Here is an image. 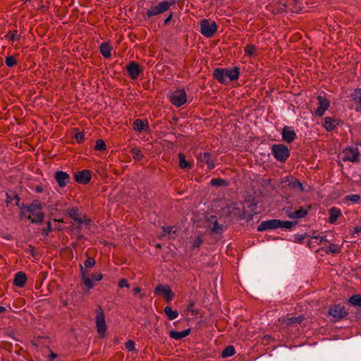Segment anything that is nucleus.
<instances>
[{
    "instance_id": "27",
    "label": "nucleus",
    "mask_w": 361,
    "mask_h": 361,
    "mask_svg": "<svg viewBox=\"0 0 361 361\" xmlns=\"http://www.w3.org/2000/svg\"><path fill=\"white\" fill-rule=\"evenodd\" d=\"M190 329H187L182 331H170L169 336L175 340H180L190 334Z\"/></svg>"
},
{
    "instance_id": "14",
    "label": "nucleus",
    "mask_w": 361,
    "mask_h": 361,
    "mask_svg": "<svg viewBox=\"0 0 361 361\" xmlns=\"http://www.w3.org/2000/svg\"><path fill=\"white\" fill-rule=\"evenodd\" d=\"M282 139L283 141L291 143L296 138V133L292 127L285 126L281 132Z\"/></svg>"
},
{
    "instance_id": "62",
    "label": "nucleus",
    "mask_w": 361,
    "mask_h": 361,
    "mask_svg": "<svg viewBox=\"0 0 361 361\" xmlns=\"http://www.w3.org/2000/svg\"><path fill=\"white\" fill-rule=\"evenodd\" d=\"M6 203L8 204L12 202L13 197H12V196L8 192L6 194Z\"/></svg>"
},
{
    "instance_id": "19",
    "label": "nucleus",
    "mask_w": 361,
    "mask_h": 361,
    "mask_svg": "<svg viewBox=\"0 0 361 361\" xmlns=\"http://www.w3.org/2000/svg\"><path fill=\"white\" fill-rule=\"evenodd\" d=\"M340 123L341 121L339 119L332 117H325L322 126L327 131H332Z\"/></svg>"
},
{
    "instance_id": "7",
    "label": "nucleus",
    "mask_w": 361,
    "mask_h": 361,
    "mask_svg": "<svg viewBox=\"0 0 361 361\" xmlns=\"http://www.w3.org/2000/svg\"><path fill=\"white\" fill-rule=\"evenodd\" d=\"M170 102L176 107L183 105L187 101V94L184 89L177 90L171 92Z\"/></svg>"
},
{
    "instance_id": "61",
    "label": "nucleus",
    "mask_w": 361,
    "mask_h": 361,
    "mask_svg": "<svg viewBox=\"0 0 361 361\" xmlns=\"http://www.w3.org/2000/svg\"><path fill=\"white\" fill-rule=\"evenodd\" d=\"M319 244H322L323 242L329 243V240L326 238V235L319 236Z\"/></svg>"
},
{
    "instance_id": "41",
    "label": "nucleus",
    "mask_w": 361,
    "mask_h": 361,
    "mask_svg": "<svg viewBox=\"0 0 361 361\" xmlns=\"http://www.w3.org/2000/svg\"><path fill=\"white\" fill-rule=\"evenodd\" d=\"M256 47L252 44H247L244 49L245 54L248 56H252L255 54Z\"/></svg>"
},
{
    "instance_id": "8",
    "label": "nucleus",
    "mask_w": 361,
    "mask_h": 361,
    "mask_svg": "<svg viewBox=\"0 0 361 361\" xmlns=\"http://www.w3.org/2000/svg\"><path fill=\"white\" fill-rule=\"evenodd\" d=\"M198 161L201 164L207 165V169L210 171L214 169L215 157L209 152H200L196 155Z\"/></svg>"
},
{
    "instance_id": "18",
    "label": "nucleus",
    "mask_w": 361,
    "mask_h": 361,
    "mask_svg": "<svg viewBox=\"0 0 361 361\" xmlns=\"http://www.w3.org/2000/svg\"><path fill=\"white\" fill-rule=\"evenodd\" d=\"M66 215L76 222L77 224H82L81 217L82 214L79 212L78 207L68 208L66 211Z\"/></svg>"
},
{
    "instance_id": "26",
    "label": "nucleus",
    "mask_w": 361,
    "mask_h": 361,
    "mask_svg": "<svg viewBox=\"0 0 361 361\" xmlns=\"http://www.w3.org/2000/svg\"><path fill=\"white\" fill-rule=\"evenodd\" d=\"M329 222L330 224H335L338 218L341 215V211L339 208L333 207L329 209Z\"/></svg>"
},
{
    "instance_id": "37",
    "label": "nucleus",
    "mask_w": 361,
    "mask_h": 361,
    "mask_svg": "<svg viewBox=\"0 0 361 361\" xmlns=\"http://www.w3.org/2000/svg\"><path fill=\"white\" fill-rule=\"evenodd\" d=\"M289 183H290L289 188H293V189L298 188L300 190V191H301V192L304 191V188L302 187V183L300 182V180L298 179L295 178V177L293 176V178H290Z\"/></svg>"
},
{
    "instance_id": "47",
    "label": "nucleus",
    "mask_w": 361,
    "mask_h": 361,
    "mask_svg": "<svg viewBox=\"0 0 361 361\" xmlns=\"http://www.w3.org/2000/svg\"><path fill=\"white\" fill-rule=\"evenodd\" d=\"M211 230L212 233H220L223 231V227L219 224L217 220H215Z\"/></svg>"
},
{
    "instance_id": "50",
    "label": "nucleus",
    "mask_w": 361,
    "mask_h": 361,
    "mask_svg": "<svg viewBox=\"0 0 361 361\" xmlns=\"http://www.w3.org/2000/svg\"><path fill=\"white\" fill-rule=\"evenodd\" d=\"M74 137L78 143H81L85 140V134L82 132H78L75 133Z\"/></svg>"
},
{
    "instance_id": "48",
    "label": "nucleus",
    "mask_w": 361,
    "mask_h": 361,
    "mask_svg": "<svg viewBox=\"0 0 361 361\" xmlns=\"http://www.w3.org/2000/svg\"><path fill=\"white\" fill-rule=\"evenodd\" d=\"M96 261L93 257H89L84 262L85 268H92L95 265Z\"/></svg>"
},
{
    "instance_id": "28",
    "label": "nucleus",
    "mask_w": 361,
    "mask_h": 361,
    "mask_svg": "<svg viewBox=\"0 0 361 361\" xmlns=\"http://www.w3.org/2000/svg\"><path fill=\"white\" fill-rule=\"evenodd\" d=\"M111 49L112 47L109 42H103L99 47L100 53L106 59L111 56Z\"/></svg>"
},
{
    "instance_id": "59",
    "label": "nucleus",
    "mask_w": 361,
    "mask_h": 361,
    "mask_svg": "<svg viewBox=\"0 0 361 361\" xmlns=\"http://www.w3.org/2000/svg\"><path fill=\"white\" fill-rule=\"evenodd\" d=\"M163 230L165 233H167L169 234H171L172 233H175L176 231L173 230V226H167V227H163Z\"/></svg>"
},
{
    "instance_id": "2",
    "label": "nucleus",
    "mask_w": 361,
    "mask_h": 361,
    "mask_svg": "<svg viewBox=\"0 0 361 361\" xmlns=\"http://www.w3.org/2000/svg\"><path fill=\"white\" fill-rule=\"evenodd\" d=\"M95 324L99 337L104 338L107 330V326L105 322L104 310L100 306L96 310Z\"/></svg>"
},
{
    "instance_id": "49",
    "label": "nucleus",
    "mask_w": 361,
    "mask_h": 361,
    "mask_svg": "<svg viewBox=\"0 0 361 361\" xmlns=\"http://www.w3.org/2000/svg\"><path fill=\"white\" fill-rule=\"evenodd\" d=\"M52 231L51 222L48 221L47 224L46 228L42 230V235L44 236H48L49 233Z\"/></svg>"
},
{
    "instance_id": "55",
    "label": "nucleus",
    "mask_w": 361,
    "mask_h": 361,
    "mask_svg": "<svg viewBox=\"0 0 361 361\" xmlns=\"http://www.w3.org/2000/svg\"><path fill=\"white\" fill-rule=\"evenodd\" d=\"M203 243V240L201 236L197 237L192 243L193 247H199L200 245Z\"/></svg>"
},
{
    "instance_id": "15",
    "label": "nucleus",
    "mask_w": 361,
    "mask_h": 361,
    "mask_svg": "<svg viewBox=\"0 0 361 361\" xmlns=\"http://www.w3.org/2000/svg\"><path fill=\"white\" fill-rule=\"evenodd\" d=\"M54 178L61 188L66 186L71 180L69 174L63 171H56L54 174Z\"/></svg>"
},
{
    "instance_id": "43",
    "label": "nucleus",
    "mask_w": 361,
    "mask_h": 361,
    "mask_svg": "<svg viewBox=\"0 0 361 361\" xmlns=\"http://www.w3.org/2000/svg\"><path fill=\"white\" fill-rule=\"evenodd\" d=\"M94 149L97 151H100V152H103V151L106 150L105 142L102 139L98 140L96 142V145L94 146Z\"/></svg>"
},
{
    "instance_id": "4",
    "label": "nucleus",
    "mask_w": 361,
    "mask_h": 361,
    "mask_svg": "<svg viewBox=\"0 0 361 361\" xmlns=\"http://www.w3.org/2000/svg\"><path fill=\"white\" fill-rule=\"evenodd\" d=\"M217 24L209 19H203L200 21V32L206 37H212L216 32Z\"/></svg>"
},
{
    "instance_id": "25",
    "label": "nucleus",
    "mask_w": 361,
    "mask_h": 361,
    "mask_svg": "<svg viewBox=\"0 0 361 361\" xmlns=\"http://www.w3.org/2000/svg\"><path fill=\"white\" fill-rule=\"evenodd\" d=\"M240 68L238 66H234L232 68H226V77L231 81L236 80L240 76Z\"/></svg>"
},
{
    "instance_id": "40",
    "label": "nucleus",
    "mask_w": 361,
    "mask_h": 361,
    "mask_svg": "<svg viewBox=\"0 0 361 361\" xmlns=\"http://www.w3.org/2000/svg\"><path fill=\"white\" fill-rule=\"evenodd\" d=\"M349 302L353 306L361 307V295H353L349 298Z\"/></svg>"
},
{
    "instance_id": "60",
    "label": "nucleus",
    "mask_w": 361,
    "mask_h": 361,
    "mask_svg": "<svg viewBox=\"0 0 361 361\" xmlns=\"http://www.w3.org/2000/svg\"><path fill=\"white\" fill-rule=\"evenodd\" d=\"M13 199L16 200V203H15L16 206L20 207V197H19L18 195L14 194Z\"/></svg>"
},
{
    "instance_id": "9",
    "label": "nucleus",
    "mask_w": 361,
    "mask_h": 361,
    "mask_svg": "<svg viewBox=\"0 0 361 361\" xmlns=\"http://www.w3.org/2000/svg\"><path fill=\"white\" fill-rule=\"evenodd\" d=\"M154 294L162 295L167 302H171L174 296L171 287L167 284H159L154 289Z\"/></svg>"
},
{
    "instance_id": "45",
    "label": "nucleus",
    "mask_w": 361,
    "mask_h": 361,
    "mask_svg": "<svg viewBox=\"0 0 361 361\" xmlns=\"http://www.w3.org/2000/svg\"><path fill=\"white\" fill-rule=\"evenodd\" d=\"M5 63L8 67H13L17 63L16 59L13 56L6 57Z\"/></svg>"
},
{
    "instance_id": "10",
    "label": "nucleus",
    "mask_w": 361,
    "mask_h": 361,
    "mask_svg": "<svg viewBox=\"0 0 361 361\" xmlns=\"http://www.w3.org/2000/svg\"><path fill=\"white\" fill-rule=\"evenodd\" d=\"M126 71L129 77L132 80H135L138 78L140 74L142 72V69L139 64L133 61H130L126 66Z\"/></svg>"
},
{
    "instance_id": "24",
    "label": "nucleus",
    "mask_w": 361,
    "mask_h": 361,
    "mask_svg": "<svg viewBox=\"0 0 361 361\" xmlns=\"http://www.w3.org/2000/svg\"><path fill=\"white\" fill-rule=\"evenodd\" d=\"M350 97L352 100L356 104V111L361 113V89H355Z\"/></svg>"
},
{
    "instance_id": "44",
    "label": "nucleus",
    "mask_w": 361,
    "mask_h": 361,
    "mask_svg": "<svg viewBox=\"0 0 361 361\" xmlns=\"http://www.w3.org/2000/svg\"><path fill=\"white\" fill-rule=\"evenodd\" d=\"M6 37L12 42L18 41L20 39V37L17 35L16 30L9 31Z\"/></svg>"
},
{
    "instance_id": "42",
    "label": "nucleus",
    "mask_w": 361,
    "mask_h": 361,
    "mask_svg": "<svg viewBox=\"0 0 361 361\" xmlns=\"http://www.w3.org/2000/svg\"><path fill=\"white\" fill-rule=\"evenodd\" d=\"M281 226L279 228H284L291 230L296 224L297 221H281Z\"/></svg>"
},
{
    "instance_id": "12",
    "label": "nucleus",
    "mask_w": 361,
    "mask_h": 361,
    "mask_svg": "<svg viewBox=\"0 0 361 361\" xmlns=\"http://www.w3.org/2000/svg\"><path fill=\"white\" fill-rule=\"evenodd\" d=\"M74 178L78 183L87 184L91 180L92 171L88 169L77 171L74 174Z\"/></svg>"
},
{
    "instance_id": "23",
    "label": "nucleus",
    "mask_w": 361,
    "mask_h": 361,
    "mask_svg": "<svg viewBox=\"0 0 361 361\" xmlns=\"http://www.w3.org/2000/svg\"><path fill=\"white\" fill-rule=\"evenodd\" d=\"M149 128V126L147 120L137 118L134 121L133 124V130L140 133L144 130H147Z\"/></svg>"
},
{
    "instance_id": "29",
    "label": "nucleus",
    "mask_w": 361,
    "mask_h": 361,
    "mask_svg": "<svg viewBox=\"0 0 361 361\" xmlns=\"http://www.w3.org/2000/svg\"><path fill=\"white\" fill-rule=\"evenodd\" d=\"M321 250L324 251L326 254H338L341 252V246L335 244V243H330L329 247H321Z\"/></svg>"
},
{
    "instance_id": "54",
    "label": "nucleus",
    "mask_w": 361,
    "mask_h": 361,
    "mask_svg": "<svg viewBox=\"0 0 361 361\" xmlns=\"http://www.w3.org/2000/svg\"><path fill=\"white\" fill-rule=\"evenodd\" d=\"M307 237V235L306 233L305 234H296L295 235V242L297 243H303V240H305V238Z\"/></svg>"
},
{
    "instance_id": "13",
    "label": "nucleus",
    "mask_w": 361,
    "mask_h": 361,
    "mask_svg": "<svg viewBox=\"0 0 361 361\" xmlns=\"http://www.w3.org/2000/svg\"><path fill=\"white\" fill-rule=\"evenodd\" d=\"M281 220L270 219L262 221L257 227V231H264L266 230L276 229L280 227Z\"/></svg>"
},
{
    "instance_id": "11",
    "label": "nucleus",
    "mask_w": 361,
    "mask_h": 361,
    "mask_svg": "<svg viewBox=\"0 0 361 361\" xmlns=\"http://www.w3.org/2000/svg\"><path fill=\"white\" fill-rule=\"evenodd\" d=\"M267 8L274 15L287 12L284 0H276L274 1L267 5Z\"/></svg>"
},
{
    "instance_id": "22",
    "label": "nucleus",
    "mask_w": 361,
    "mask_h": 361,
    "mask_svg": "<svg viewBox=\"0 0 361 361\" xmlns=\"http://www.w3.org/2000/svg\"><path fill=\"white\" fill-rule=\"evenodd\" d=\"M27 281V276L25 273L23 271H18L14 276L13 280V284L19 288H23L25 286V283Z\"/></svg>"
},
{
    "instance_id": "6",
    "label": "nucleus",
    "mask_w": 361,
    "mask_h": 361,
    "mask_svg": "<svg viewBox=\"0 0 361 361\" xmlns=\"http://www.w3.org/2000/svg\"><path fill=\"white\" fill-rule=\"evenodd\" d=\"M360 152L357 147H346L342 151V160L343 161H360Z\"/></svg>"
},
{
    "instance_id": "5",
    "label": "nucleus",
    "mask_w": 361,
    "mask_h": 361,
    "mask_svg": "<svg viewBox=\"0 0 361 361\" xmlns=\"http://www.w3.org/2000/svg\"><path fill=\"white\" fill-rule=\"evenodd\" d=\"M329 315L332 316V322L340 321L348 314V312L345 310L344 305L341 304H335L331 305L328 311Z\"/></svg>"
},
{
    "instance_id": "38",
    "label": "nucleus",
    "mask_w": 361,
    "mask_h": 361,
    "mask_svg": "<svg viewBox=\"0 0 361 361\" xmlns=\"http://www.w3.org/2000/svg\"><path fill=\"white\" fill-rule=\"evenodd\" d=\"M235 353V350L233 345H228L221 352V357L226 358L233 355Z\"/></svg>"
},
{
    "instance_id": "56",
    "label": "nucleus",
    "mask_w": 361,
    "mask_h": 361,
    "mask_svg": "<svg viewBox=\"0 0 361 361\" xmlns=\"http://www.w3.org/2000/svg\"><path fill=\"white\" fill-rule=\"evenodd\" d=\"M194 302H190L187 307V310L190 312L192 315H197L198 314V311L193 309Z\"/></svg>"
},
{
    "instance_id": "63",
    "label": "nucleus",
    "mask_w": 361,
    "mask_h": 361,
    "mask_svg": "<svg viewBox=\"0 0 361 361\" xmlns=\"http://www.w3.org/2000/svg\"><path fill=\"white\" fill-rule=\"evenodd\" d=\"M35 190L36 192H42L43 187L41 185H38L35 187Z\"/></svg>"
},
{
    "instance_id": "64",
    "label": "nucleus",
    "mask_w": 361,
    "mask_h": 361,
    "mask_svg": "<svg viewBox=\"0 0 361 361\" xmlns=\"http://www.w3.org/2000/svg\"><path fill=\"white\" fill-rule=\"evenodd\" d=\"M56 357L57 355L51 350V354L49 356L50 361H53Z\"/></svg>"
},
{
    "instance_id": "57",
    "label": "nucleus",
    "mask_w": 361,
    "mask_h": 361,
    "mask_svg": "<svg viewBox=\"0 0 361 361\" xmlns=\"http://www.w3.org/2000/svg\"><path fill=\"white\" fill-rule=\"evenodd\" d=\"M173 16V12H170L169 16L166 17V18L164 21V24H163L164 27H166L170 24V22L172 20Z\"/></svg>"
},
{
    "instance_id": "30",
    "label": "nucleus",
    "mask_w": 361,
    "mask_h": 361,
    "mask_svg": "<svg viewBox=\"0 0 361 361\" xmlns=\"http://www.w3.org/2000/svg\"><path fill=\"white\" fill-rule=\"evenodd\" d=\"M80 272L82 276V279L85 286L87 288V289H91L93 288L92 280L88 276H85V270L84 267L82 264H80Z\"/></svg>"
},
{
    "instance_id": "36",
    "label": "nucleus",
    "mask_w": 361,
    "mask_h": 361,
    "mask_svg": "<svg viewBox=\"0 0 361 361\" xmlns=\"http://www.w3.org/2000/svg\"><path fill=\"white\" fill-rule=\"evenodd\" d=\"M210 185L214 187H220V186H228V182L223 178H212L210 181Z\"/></svg>"
},
{
    "instance_id": "21",
    "label": "nucleus",
    "mask_w": 361,
    "mask_h": 361,
    "mask_svg": "<svg viewBox=\"0 0 361 361\" xmlns=\"http://www.w3.org/2000/svg\"><path fill=\"white\" fill-rule=\"evenodd\" d=\"M311 209V205H309L306 209L304 207H300L299 209L295 212H289L288 214V216L291 219H302L306 216Z\"/></svg>"
},
{
    "instance_id": "58",
    "label": "nucleus",
    "mask_w": 361,
    "mask_h": 361,
    "mask_svg": "<svg viewBox=\"0 0 361 361\" xmlns=\"http://www.w3.org/2000/svg\"><path fill=\"white\" fill-rule=\"evenodd\" d=\"M103 275L99 274H92V279L95 281H99L102 279Z\"/></svg>"
},
{
    "instance_id": "34",
    "label": "nucleus",
    "mask_w": 361,
    "mask_h": 361,
    "mask_svg": "<svg viewBox=\"0 0 361 361\" xmlns=\"http://www.w3.org/2000/svg\"><path fill=\"white\" fill-rule=\"evenodd\" d=\"M164 312L169 320H173L178 316V311L173 310L170 306H166L164 308Z\"/></svg>"
},
{
    "instance_id": "33",
    "label": "nucleus",
    "mask_w": 361,
    "mask_h": 361,
    "mask_svg": "<svg viewBox=\"0 0 361 361\" xmlns=\"http://www.w3.org/2000/svg\"><path fill=\"white\" fill-rule=\"evenodd\" d=\"M178 159H179V167L180 169H192V164L190 161H186L185 155L183 153L178 154Z\"/></svg>"
},
{
    "instance_id": "39",
    "label": "nucleus",
    "mask_w": 361,
    "mask_h": 361,
    "mask_svg": "<svg viewBox=\"0 0 361 361\" xmlns=\"http://www.w3.org/2000/svg\"><path fill=\"white\" fill-rule=\"evenodd\" d=\"M130 152L132 154L133 159L136 161H140L144 157V155L140 149L133 148L130 149Z\"/></svg>"
},
{
    "instance_id": "16",
    "label": "nucleus",
    "mask_w": 361,
    "mask_h": 361,
    "mask_svg": "<svg viewBox=\"0 0 361 361\" xmlns=\"http://www.w3.org/2000/svg\"><path fill=\"white\" fill-rule=\"evenodd\" d=\"M287 12L299 13L302 8L300 0H284Z\"/></svg>"
},
{
    "instance_id": "31",
    "label": "nucleus",
    "mask_w": 361,
    "mask_h": 361,
    "mask_svg": "<svg viewBox=\"0 0 361 361\" xmlns=\"http://www.w3.org/2000/svg\"><path fill=\"white\" fill-rule=\"evenodd\" d=\"M42 209V202L38 200H35L30 204L26 207V212L34 214L36 210H41Z\"/></svg>"
},
{
    "instance_id": "1",
    "label": "nucleus",
    "mask_w": 361,
    "mask_h": 361,
    "mask_svg": "<svg viewBox=\"0 0 361 361\" xmlns=\"http://www.w3.org/2000/svg\"><path fill=\"white\" fill-rule=\"evenodd\" d=\"M176 0L169 1H162L158 2L156 4H152L146 11L144 16L145 18H149L153 20H155L157 18L169 11L171 6L175 4Z\"/></svg>"
},
{
    "instance_id": "52",
    "label": "nucleus",
    "mask_w": 361,
    "mask_h": 361,
    "mask_svg": "<svg viewBox=\"0 0 361 361\" xmlns=\"http://www.w3.org/2000/svg\"><path fill=\"white\" fill-rule=\"evenodd\" d=\"M118 285L120 288L130 287V284L128 283V280L126 279H121V280H119Z\"/></svg>"
},
{
    "instance_id": "32",
    "label": "nucleus",
    "mask_w": 361,
    "mask_h": 361,
    "mask_svg": "<svg viewBox=\"0 0 361 361\" xmlns=\"http://www.w3.org/2000/svg\"><path fill=\"white\" fill-rule=\"evenodd\" d=\"M32 216H28L27 219H29L32 224H39L43 222L44 214L42 212H38L37 213L34 212V214H32Z\"/></svg>"
},
{
    "instance_id": "20",
    "label": "nucleus",
    "mask_w": 361,
    "mask_h": 361,
    "mask_svg": "<svg viewBox=\"0 0 361 361\" xmlns=\"http://www.w3.org/2000/svg\"><path fill=\"white\" fill-rule=\"evenodd\" d=\"M226 68H216L213 72V78L221 84H227Z\"/></svg>"
},
{
    "instance_id": "17",
    "label": "nucleus",
    "mask_w": 361,
    "mask_h": 361,
    "mask_svg": "<svg viewBox=\"0 0 361 361\" xmlns=\"http://www.w3.org/2000/svg\"><path fill=\"white\" fill-rule=\"evenodd\" d=\"M317 100L319 106L315 110L314 113L317 116H322L324 114L325 111L329 108V101L326 98L320 95L317 97Z\"/></svg>"
},
{
    "instance_id": "46",
    "label": "nucleus",
    "mask_w": 361,
    "mask_h": 361,
    "mask_svg": "<svg viewBox=\"0 0 361 361\" xmlns=\"http://www.w3.org/2000/svg\"><path fill=\"white\" fill-rule=\"evenodd\" d=\"M345 199L348 201H350L353 203H360L361 197L359 195H348L345 197Z\"/></svg>"
},
{
    "instance_id": "53",
    "label": "nucleus",
    "mask_w": 361,
    "mask_h": 361,
    "mask_svg": "<svg viewBox=\"0 0 361 361\" xmlns=\"http://www.w3.org/2000/svg\"><path fill=\"white\" fill-rule=\"evenodd\" d=\"M290 178H293V176H286L281 179V184L283 188L289 187Z\"/></svg>"
},
{
    "instance_id": "3",
    "label": "nucleus",
    "mask_w": 361,
    "mask_h": 361,
    "mask_svg": "<svg viewBox=\"0 0 361 361\" xmlns=\"http://www.w3.org/2000/svg\"><path fill=\"white\" fill-rule=\"evenodd\" d=\"M271 152L274 158L284 163L290 156V151L287 146L283 144H275L271 147Z\"/></svg>"
},
{
    "instance_id": "51",
    "label": "nucleus",
    "mask_w": 361,
    "mask_h": 361,
    "mask_svg": "<svg viewBox=\"0 0 361 361\" xmlns=\"http://www.w3.org/2000/svg\"><path fill=\"white\" fill-rule=\"evenodd\" d=\"M135 342L132 340H128L126 343H125V347L128 350V351H132L133 350H135Z\"/></svg>"
},
{
    "instance_id": "35",
    "label": "nucleus",
    "mask_w": 361,
    "mask_h": 361,
    "mask_svg": "<svg viewBox=\"0 0 361 361\" xmlns=\"http://www.w3.org/2000/svg\"><path fill=\"white\" fill-rule=\"evenodd\" d=\"M304 319H305V317L302 315H300L298 317L287 318L284 321V322L288 326H293L296 324H300Z\"/></svg>"
}]
</instances>
